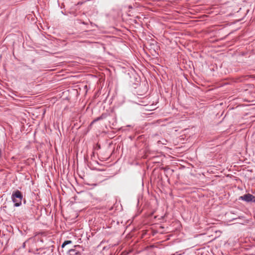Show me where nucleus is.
Here are the masks:
<instances>
[{
    "mask_svg": "<svg viewBox=\"0 0 255 255\" xmlns=\"http://www.w3.org/2000/svg\"><path fill=\"white\" fill-rule=\"evenodd\" d=\"M96 122V119H94L90 125V127H92V125Z\"/></svg>",
    "mask_w": 255,
    "mask_h": 255,
    "instance_id": "nucleus-7",
    "label": "nucleus"
},
{
    "mask_svg": "<svg viewBox=\"0 0 255 255\" xmlns=\"http://www.w3.org/2000/svg\"><path fill=\"white\" fill-rule=\"evenodd\" d=\"M23 195L21 191L16 190L13 191L11 195V200L14 203V206L19 207L21 205Z\"/></svg>",
    "mask_w": 255,
    "mask_h": 255,
    "instance_id": "nucleus-1",
    "label": "nucleus"
},
{
    "mask_svg": "<svg viewBox=\"0 0 255 255\" xmlns=\"http://www.w3.org/2000/svg\"><path fill=\"white\" fill-rule=\"evenodd\" d=\"M25 202H26V200L24 199V202L25 203Z\"/></svg>",
    "mask_w": 255,
    "mask_h": 255,
    "instance_id": "nucleus-11",
    "label": "nucleus"
},
{
    "mask_svg": "<svg viewBox=\"0 0 255 255\" xmlns=\"http://www.w3.org/2000/svg\"><path fill=\"white\" fill-rule=\"evenodd\" d=\"M102 45V44H100V43H99L98 42H97V47H98V45Z\"/></svg>",
    "mask_w": 255,
    "mask_h": 255,
    "instance_id": "nucleus-10",
    "label": "nucleus"
},
{
    "mask_svg": "<svg viewBox=\"0 0 255 255\" xmlns=\"http://www.w3.org/2000/svg\"><path fill=\"white\" fill-rule=\"evenodd\" d=\"M239 199L245 201L247 202H255V196L249 193L240 196Z\"/></svg>",
    "mask_w": 255,
    "mask_h": 255,
    "instance_id": "nucleus-2",
    "label": "nucleus"
},
{
    "mask_svg": "<svg viewBox=\"0 0 255 255\" xmlns=\"http://www.w3.org/2000/svg\"><path fill=\"white\" fill-rule=\"evenodd\" d=\"M72 242L71 241H70V240H67V241H65L64 242V243L62 244V246H61V248H62V250H61V252H64V251L63 250V249L68 244H72Z\"/></svg>",
    "mask_w": 255,
    "mask_h": 255,
    "instance_id": "nucleus-4",
    "label": "nucleus"
},
{
    "mask_svg": "<svg viewBox=\"0 0 255 255\" xmlns=\"http://www.w3.org/2000/svg\"><path fill=\"white\" fill-rule=\"evenodd\" d=\"M95 96H96V94H95L94 95V97H95Z\"/></svg>",
    "mask_w": 255,
    "mask_h": 255,
    "instance_id": "nucleus-12",
    "label": "nucleus"
},
{
    "mask_svg": "<svg viewBox=\"0 0 255 255\" xmlns=\"http://www.w3.org/2000/svg\"><path fill=\"white\" fill-rule=\"evenodd\" d=\"M107 116V115L106 114H102V116L100 117L97 118L96 121H98L100 120L105 119Z\"/></svg>",
    "mask_w": 255,
    "mask_h": 255,
    "instance_id": "nucleus-5",
    "label": "nucleus"
},
{
    "mask_svg": "<svg viewBox=\"0 0 255 255\" xmlns=\"http://www.w3.org/2000/svg\"><path fill=\"white\" fill-rule=\"evenodd\" d=\"M88 165L91 169H95V167H94L91 161L88 162Z\"/></svg>",
    "mask_w": 255,
    "mask_h": 255,
    "instance_id": "nucleus-6",
    "label": "nucleus"
},
{
    "mask_svg": "<svg viewBox=\"0 0 255 255\" xmlns=\"http://www.w3.org/2000/svg\"><path fill=\"white\" fill-rule=\"evenodd\" d=\"M93 157H94V152H93V155H92L91 158L93 159Z\"/></svg>",
    "mask_w": 255,
    "mask_h": 255,
    "instance_id": "nucleus-9",
    "label": "nucleus"
},
{
    "mask_svg": "<svg viewBox=\"0 0 255 255\" xmlns=\"http://www.w3.org/2000/svg\"><path fill=\"white\" fill-rule=\"evenodd\" d=\"M96 147H97V150L98 149V148H100V146L98 143H97Z\"/></svg>",
    "mask_w": 255,
    "mask_h": 255,
    "instance_id": "nucleus-8",
    "label": "nucleus"
},
{
    "mask_svg": "<svg viewBox=\"0 0 255 255\" xmlns=\"http://www.w3.org/2000/svg\"><path fill=\"white\" fill-rule=\"evenodd\" d=\"M79 249H81V247L80 246H75L74 249L69 250V255H81V253L79 250Z\"/></svg>",
    "mask_w": 255,
    "mask_h": 255,
    "instance_id": "nucleus-3",
    "label": "nucleus"
}]
</instances>
